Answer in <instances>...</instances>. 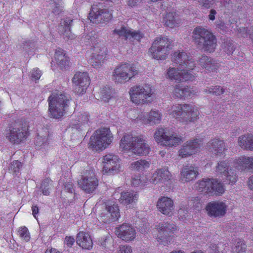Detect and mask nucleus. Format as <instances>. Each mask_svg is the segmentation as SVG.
Wrapping results in <instances>:
<instances>
[{
    "mask_svg": "<svg viewBox=\"0 0 253 253\" xmlns=\"http://www.w3.org/2000/svg\"><path fill=\"white\" fill-rule=\"evenodd\" d=\"M222 47L223 51L228 55L233 53L235 49L233 43L230 41L225 42L222 45Z\"/></svg>",
    "mask_w": 253,
    "mask_h": 253,
    "instance_id": "09e8293b",
    "label": "nucleus"
},
{
    "mask_svg": "<svg viewBox=\"0 0 253 253\" xmlns=\"http://www.w3.org/2000/svg\"><path fill=\"white\" fill-rule=\"evenodd\" d=\"M212 0H199L198 2L200 5L206 8H209Z\"/></svg>",
    "mask_w": 253,
    "mask_h": 253,
    "instance_id": "0e129e2a",
    "label": "nucleus"
},
{
    "mask_svg": "<svg viewBox=\"0 0 253 253\" xmlns=\"http://www.w3.org/2000/svg\"><path fill=\"white\" fill-rule=\"evenodd\" d=\"M195 43L204 51L213 52L216 47V39L213 34L206 28L198 26L192 32Z\"/></svg>",
    "mask_w": 253,
    "mask_h": 253,
    "instance_id": "7ed1b4c3",
    "label": "nucleus"
},
{
    "mask_svg": "<svg viewBox=\"0 0 253 253\" xmlns=\"http://www.w3.org/2000/svg\"><path fill=\"white\" fill-rule=\"evenodd\" d=\"M103 172L107 174H113L119 171L120 168V160L113 154H108L103 158Z\"/></svg>",
    "mask_w": 253,
    "mask_h": 253,
    "instance_id": "6ab92c4d",
    "label": "nucleus"
},
{
    "mask_svg": "<svg viewBox=\"0 0 253 253\" xmlns=\"http://www.w3.org/2000/svg\"><path fill=\"white\" fill-rule=\"evenodd\" d=\"M113 34L120 37H124L126 40L130 41H139L142 38L143 35L140 32H135L126 27H121L120 28L113 30Z\"/></svg>",
    "mask_w": 253,
    "mask_h": 253,
    "instance_id": "a878e982",
    "label": "nucleus"
},
{
    "mask_svg": "<svg viewBox=\"0 0 253 253\" xmlns=\"http://www.w3.org/2000/svg\"><path fill=\"white\" fill-rule=\"evenodd\" d=\"M48 139L46 136L38 135L36 138V145L39 148H45L48 144Z\"/></svg>",
    "mask_w": 253,
    "mask_h": 253,
    "instance_id": "de8ad7c7",
    "label": "nucleus"
},
{
    "mask_svg": "<svg viewBox=\"0 0 253 253\" xmlns=\"http://www.w3.org/2000/svg\"><path fill=\"white\" fill-rule=\"evenodd\" d=\"M190 203V206H192L193 207H198L199 205H200V200L197 197L191 198Z\"/></svg>",
    "mask_w": 253,
    "mask_h": 253,
    "instance_id": "e2e57ef3",
    "label": "nucleus"
},
{
    "mask_svg": "<svg viewBox=\"0 0 253 253\" xmlns=\"http://www.w3.org/2000/svg\"><path fill=\"white\" fill-rule=\"evenodd\" d=\"M101 99L105 102H107L111 98V96L108 92L102 90L101 92Z\"/></svg>",
    "mask_w": 253,
    "mask_h": 253,
    "instance_id": "680f3d73",
    "label": "nucleus"
},
{
    "mask_svg": "<svg viewBox=\"0 0 253 253\" xmlns=\"http://www.w3.org/2000/svg\"><path fill=\"white\" fill-rule=\"evenodd\" d=\"M211 195L217 196L223 194L225 192V187L223 183L220 181L213 179V184L212 185Z\"/></svg>",
    "mask_w": 253,
    "mask_h": 253,
    "instance_id": "a19ab883",
    "label": "nucleus"
},
{
    "mask_svg": "<svg viewBox=\"0 0 253 253\" xmlns=\"http://www.w3.org/2000/svg\"><path fill=\"white\" fill-rule=\"evenodd\" d=\"M113 136L108 128L96 130L90 138V147L96 150H103L112 142Z\"/></svg>",
    "mask_w": 253,
    "mask_h": 253,
    "instance_id": "0eeeda50",
    "label": "nucleus"
},
{
    "mask_svg": "<svg viewBox=\"0 0 253 253\" xmlns=\"http://www.w3.org/2000/svg\"><path fill=\"white\" fill-rule=\"evenodd\" d=\"M78 122L73 124L72 128L78 129H82L84 127H86L88 125L89 118L87 114L86 113L81 114L78 116Z\"/></svg>",
    "mask_w": 253,
    "mask_h": 253,
    "instance_id": "58836bf2",
    "label": "nucleus"
},
{
    "mask_svg": "<svg viewBox=\"0 0 253 253\" xmlns=\"http://www.w3.org/2000/svg\"><path fill=\"white\" fill-rule=\"evenodd\" d=\"M120 149L129 155H146L149 153L150 148L143 135L128 133L121 139Z\"/></svg>",
    "mask_w": 253,
    "mask_h": 253,
    "instance_id": "f257e3e1",
    "label": "nucleus"
},
{
    "mask_svg": "<svg viewBox=\"0 0 253 253\" xmlns=\"http://www.w3.org/2000/svg\"><path fill=\"white\" fill-rule=\"evenodd\" d=\"M238 159L229 163L228 161H221L218 162L215 167V171L218 175H224L229 184H234L237 181V169L235 167V162ZM238 170H239L238 169Z\"/></svg>",
    "mask_w": 253,
    "mask_h": 253,
    "instance_id": "9b49d317",
    "label": "nucleus"
},
{
    "mask_svg": "<svg viewBox=\"0 0 253 253\" xmlns=\"http://www.w3.org/2000/svg\"><path fill=\"white\" fill-rule=\"evenodd\" d=\"M117 253H132V249L128 245H121L118 247Z\"/></svg>",
    "mask_w": 253,
    "mask_h": 253,
    "instance_id": "864d4df0",
    "label": "nucleus"
},
{
    "mask_svg": "<svg viewBox=\"0 0 253 253\" xmlns=\"http://www.w3.org/2000/svg\"><path fill=\"white\" fill-rule=\"evenodd\" d=\"M171 61L178 64L183 69H187L188 70H192L195 66L192 58H190L187 53L183 50L174 52L172 55Z\"/></svg>",
    "mask_w": 253,
    "mask_h": 253,
    "instance_id": "412c9836",
    "label": "nucleus"
},
{
    "mask_svg": "<svg viewBox=\"0 0 253 253\" xmlns=\"http://www.w3.org/2000/svg\"><path fill=\"white\" fill-rule=\"evenodd\" d=\"M107 49L101 42H97L93 46L91 57L89 59L90 64L95 68H100L106 59Z\"/></svg>",
    "mask_w": 253,
    "mask_h": 253,
    "instance_id": "f3484780",
    "label": "nucleus"
},
{
    "mask_svg": "<svg viewBox=\"0 0 253 253\" xmlns=\"http://www.w3.org/2000/svg\"><path fill=\"white\" fill-rule=\"evenodd\" d=\"M157 207L158 211L167 215H171L174 210L172 200L168 197H163L159 199Z\"/></svg>",
    "mask_w": 253,
    "mask_h": 253,
    "instance_id": "bb28decb",
    "label": "nucleus"
},
{
    "mask_svg": "<svg viewBox=\"0 0 253 253\" xmlns=\"http://www.w3.org/2000/svg\"><path fill=\"white\" fill-rule=\"evenodd\" d=\"M99 242L100 245L104 249L110 250L113 246V241L112 238L109 236L106 237L101 239Z\"/></svg>",
    "mask_w": 253,
    "mask_h": 253,
    "instance_id": "49530a36",
    "label": "nucleus"
},
{
    "mask_svg": "<svg viewBox=\"0 0 253 253\" xmlns=\"http://www.w3.org/2000/svg\"><path fill=\"white\" fill-rule=\"evenodd\" d=\"M115 234L126 242L133 240L136 237V231L134 227L128 224H123L116 228Z\"/></svg>",
    "mask_w": 253,
    "mask_h": 253,
    "instance_id": "b1692460",
    "label": "nucleus"
},
{
    "mask_svg": "<svg viewBox=\"0 0 253 253\" xmlns=\"http://www.w3.org/2000/svg\"><path fill=\"white\" fill-rule=\"evenodd\" d=\"M249 31L247 28L245 27L240 28L239 30V33L241 36L243 37H246L249 35ZM251 35L250 34V36Z\"/></svg>",
    "mask_w": 253,
    "mask_h": 253,
    "instance_id": "69168bd1",
    "label": "nucleus"
},
{
    "mask_svg": "<svg viewBox=\"0 0 253 253\" xmlns=\"http://www.w3.org/2000/svg\"><path fill=\"white\" fill-rule=\"evenodd\" d=\"M208 151L217 157L224 155L226 146L223 140L219 138H214L210 140L207 146Z\"/></svg>",
    "mask_w": 253,
    "mask_h": 253,
    "instance_id": "393cba45",
    "label": "nucleus"
},
{
    "mask_svg": "<svg viewBox=\"0 0 253 253\" xmlns=\"http://www.w3.org/2000/svg\"><path fill=\"white\" fill-rule=\"evenodd\" d=\"M22 167L21 163L18 161H14L10 164L9 169L14 173L18 172Z\"/></svg>",
    "mask_w": 253,
    "mask_h": 253,
    "instance_id": "603ef678",
    "label": "nucleus"
},
{
    "mask_svg": "<svg viewBox=\"0 0 253 253\" xmlns=\"http://www.w3.org/2000/svg\"><path fill=\"white\" fill-rule=\"evenodd\" d=\"M48 111L50 116L55 119L63 117L69 106V97L62 93H52L48 98Z\"/></svg>",
    "mask_w": 253,
    "mask_h": 253,
    "instance_id": "20e7f679",
    "label": "nucleus"
},
{
    "mask_svg": "<svg viewBox=\"0 0 253 253\" xmlns=\"http://www.w3.org/2000/svg\"><path fill=\"white\" fill-rule=\"evenodd\" d=\"M142 0H127V4L130 7L136 6L141 2Z\"/></svg>",
    "mask_w": 253,
    "mask_h": 253,
    "instance_id": "338daca9",
    "label": "nucleus"
},
{
    "mask_svg": "<svg viewBox=\"0 0 253 253\" xmlns=\"http://www.w3.org/2000/svg\"><path fill=\"white\" fill-rule=\"evenodd\" d=\"M80 187L85 192H93L98 185V180L93 169L86 170L78 181Z\"/></svg>",
    "mask_w": 253,
    "mask_h": 253,
    "instance_id": "ddd939ff",
    "label": "nucleus"
},
{
    "mask_svg": "<svg viewBox=\"0 0 253 253\" xmlns=\"http://www.w3.org/2000/svg\"><path fill=\"white\" fill-rule=\"evenodd\" d=\"M28 134V127L26 124L16 123L6 134V138L13 143L18 144L25 140Z\"/></svg>",
    "mask_w": 253,
    "mask_h": 253,
    "instance_id": "2eb2a0df",
    "label": "nucleus"
},
{
    "mask_svg": "<svg viewBox=\"0 0 253 253\" xmlns=\"http://www.w3.org/2000/svg\"><path fill=\"white\" fill-rule=\"evenodd\" d=\"M172 178V175L167 168L157 169L152 176L151 180L154 184L164 183Z\"/></svg>",
    "mask_w": 253,
    "mask_h": 253,
    "instance_id": "c756f323",
    "label": "nucleus"
},
{
    "mask_svg": "<svg viewBox=\"0 0 253 253\" xmlns=\"http://www.w3.org/2000/svg\"><path fill=\"white\" fill-rule=\"evenodd\" d=\"M173 94L177 98L185 99L191 97L194 92L189 87L178 84L175 86Z\"/></svg>",
    "mask_w": 253,
    "mask_h": 253,
    "instance_id": "2f4dec72",
    "label": "nucleus"
},
{
    "mask_svg": "<svg viewBox=\"0 0 253 253\" xmlns=\"http://www.w3.org/2000/svg\"><path fill=\"white\" fill-rule=\"evenodd\" d=\"M163 22L166 26L173 28L179 26L181 20L175 13L169 12L163 17Z\"/></svg>",
    "mask_w": 253,
    "mask_h": 253,
    "instance_id": "72a5a7b5",
    "label": "nucleus"
},
{
    "mask_svg": "<svg viewBox=\"0 0 253 253\" xmlns=\"http://www.w3.org/2000/svg\"><path fill=\"white\" fill-rule=\"evenodd\" d=\"M199 64L209 72H213L217 70L219 64L211 57L202 55L199 60Z\"/></svg>",
    "mask_w": 253,
    "mask_h": 253,
    "instance_id": "473e14b6",
    "label": "nucleus"
},
{
    "mask_svg": "<svg viewBox=\"0 0 253 253\" xmlns=\"http://www.w3.org/2000/svg\"><path fill=\"white\" fill-rule=\"evenodd\" d=\"M166 78L170 80L180 82L192 81L193 80L194 76L191 73V70L183 69V68L178 66V67L177 68L169 67L167 70Z\"/></svg>",
    "mask_w": 253,
    "mask_h": 253,
    "instance_id": "dca6fc26",
    "label": "nucleus"
},
{
    "mask_svg": "<svg viewBox=\"0 0 253 253\" xmlns=\"http://www.w3.org/2000/svg\"><path fill=\"white\" fill-rule=\"evenodd\" d=\"M88 17L93 23H105L112 19V13L102 3H96L91 6Z\"/></svg>",
    "mask_w": 253,
    "mask_h": 253,
    "instance_id": "9d476101",
    "label": "nucleus"
},
{
    "mask_svg": "<svg viewBox=\"0 0 253 253\" xmlns=\"http://www.w3.org/2000/svg\"><path fill=\"white\" fill-rule=\"evenodd\" d=\"M172 41L166 37H157L149 48V54L153 59L165 60L172 47Z\"/></svg>",
    "mask_w": 253,
    "mask_h": 253,
    "instance_id": "423d86ee",
    "label": "nucleus"
},
{
    "mask_svg": "<svg viewBox=\"0 0 253 253\" xmlns=\"http://www.w3.org/2000/svg\"><path fill=\"white\" fill-rule=\"evenodd\" d=\"M162 116V114L160 111L152 109L147 114L141 113L138 115L136 119L144 124L153 126L160 123Z\"/></svg>",
    "mask_w": 253,
    "mask_h": 253,
    "instance_id": "5701e85b",
    "label": "nucleus"
},
{
    "mask_svg": "<svg viewBox=\"0 0 253 253\" xmlns=\"http://www.w3.org/2000/svg\"><path fill=\"white\" fill-rule=\"evenodd\" d=\"M75 242V239L72 237H66L65 238L64 243L68 247H71Z\"/></svg>",
    "mask_w": 253,
    "mask_h": 253,
    "instance_id": "052dcab7",
    "label": "nucleus"
},
{
    "mask_svg": "<svg viewBox=\"0 0 253 253\" xmlns=\"http://www.w3.org/2000/svg\"><path fill=\"white\" fill-rule=\"evenodd\" d=\"M103 210L100 214V219L104 223L115 221L120 217L118 205L108 202L103 205Z\"/></svg>",
    "mask_w": 253,
    "mask_h": 253,
    "instance_id": "4468645a",
    "label": "nucleus"
},
{
    "mask_svg": "<svg viewBox=\"0 0 253 253\" xmlns=\"http://www.w3.org/2000/svg\"><path fill=\"white\" fill-rule=\"evenodd\" d=\"M238 144L243 149L253 150V135L247 134L238 138Z\"/></svg>",
    "mask_w": 253,
    "mask_h": 253,
    "instance_id": "c9c22d12",
    "label": "nucleus"
},
{
    "mask_svg": "<svg viewBox=\"0 0 253 253\" xmlns=\"http://www.w3.org/2000/svg\"><path fill=\"white\" fill-rule=\"evenodd\" d=\"M64 188L68 192L72 193L74 191L73 184L71 182H66L64 185Z\"/></svg>",
    "mask_w": 253,
    "mask_h": 253,
    "instance_id": "774afa93",
    "label": "nucleus"
},
{
    "mask_svg": "<svg viewBox=\"0 0 253 253\" xmlns=\"http://www.w3.org/2000/svg\"><path fill=\"white\" fill-rule=\"evenodd\" d=\"M72 21L73 20L70 18H66L62 20L59 27V30L60 32L69 38H71L70 36V27Z\"/></svg>",
    "mask_w": 253,
    "mask_h": 253,
    "instance_id": "ea45409f",
    "label": "nucleus"
},
{
    "mask_svg": "<svg viewBox=\"0 0 253 253\" xmlns=\"http://www.w3.org/2000/svg\"><path fill=\"white\" fill-rule=\"evenodd\" d=\"M18 235L21 240L28 242L30 239V234L29 230L25 226L20 227L18 230Z\"/></svg>",
    "mask_w": 253,
    "mask_h": 253,
    "instance_id": "c03bdc74",
    "label": "nucleus"
},
{
    "mask_svg": "<svg viewBox=\"0 0 253 253\" xmlns=\"http://www.w3.org/2000/svg\"><path fill=\"white\" fill-rule=\"evenodd\" d=\"M52 181L49 178L44 179L42 183L41 188L44 195H48L50 193L49 189L52 186Z\"/></svg>",
    "mask_w": 253,
    "mask_h": 253,
    "instance_id": "a18cd8bd",
    "label": "nucleus"
},
{
    "mask_svg": "<svg viewBox=\"0 0 253 253\" xmlns=\"http://www.w3.org/2000/svg\"><path fill=\"white\" fill-rule=\"evenodd\" d=\"M248 166L253 169V158L240 157L235 162V167L238 170H243Z\"/></svg>",
    "mask_w": 253,
    "mask_h": 253,
    "instance_id": "e433bc0d",
    "label": "nucleus"
},
{
    "mask_svg": "<svg viewBox=\"0 0 253 253\" xmlns=\"http://www.w3.org/2000/svg\"><path fill=\"white\" fill-rule=\"evenodd\" d=\"M75 91L79 94L85 92L87 87L90 84L89 78L86 72L76 73L73 79Z\"/></svg>",
    "mask_w": 253,
    "mask_h": 253,
    "instance_id": "a211bd4d",
    "label": "nucleus"
},
{
    "mask_svg": "<svg viewBox=\"0 0 253 253\" xmlns=\"http://www.w3.org/2000/svg\"><path fill=\"white\" fill-rule=\"evenodd\" d=\"M208 215L213 217H221L226 213L227 205L221 201H214L209 203L206 208Z\"/></svg>",
    "mask_w": 253,
    "mask_h": 253,
    "instance_id": "aec40b11",
    "label": "nucleus"
},
{
    "mask_svg": "<svg viewBox=\"0 0 253 253\" xmlns=\"http://www.w3.org/2000/svg\"><path fill=\"white\" fill-rule=\"evenodd\" d=\"M205 94H211L215 95H220L225 91L224 89L219 85L212 86L206 88L203 91Z\"/></svg>",
    "mask_w": 253,
    "mask_h": 253,
    "instance_id": "37998d69",
    "label": "nucleus"
},
{
    "mask_svg": "<svg viewBox=\"0 0 253 253\" xmlns=\"http://www.w3.org/2000/svg\"><path fill=\"white\" fill-rule=\"evenodd\" d=\"M168 112L178 121L184 123L195 122L199 119V109L193 104L174 105Z\"/></svg>",
    "mask_w": 253,
    "mask_h": 253,
    "instance_id": "f03ea898",
    "label": "nucleus"
},
{
    "mask_svg": "<svg viewBox=\"0 0 253 253\" xmlns=\"http://www.w3.org/2000/svg\"><path fill=\"white\" fill-rule=\"evenodd\" d=\"M201 140L194 139L185 142L178 151V156L186 158L196 153L201 146Z\"/></svg>",
    "mask_w": 253,
    "mask_h": 253,
    "instance_id": "4be33fe9",
    "label": "nucleus"
},
{
    "mask_svg": "<svg viewBox=\"0 0 253 253\" xmlns=\"http://www.w3.org/2000/svg\"><path fill=\"white\" fill-rule=\"evenodd\" d=\"M224 246V245L222 244H219L217 246L216 245H214L212 246V248L211 249V250L212 252L211 253H223V251H221V249Z\"/></svg>",
    "mask_w": 253,
    "mask_h": 253,
    "instance_id": "4d7b16f0",
    "label": "nucleus"
},
{
    "mask_svg": "<svg viewBox=\"0 0 253 253\" xmlns=\"http://www.w3.org/2000/svg\"><path fill=\"white\" fill-rule=\"evenodd\" d=\"M138 199V194L136 192L129 191L121 193L119 202L126 207L130 208L137 202Z\"/></svg>",
    "mask_w": 253,
    "mask_h": 253,
    "instance_id": "c85d7f7f",
    "label": "nucleus"
},
{
    "mask_svg": "<svg viewBox=\"0 0 253 253\" xmlns=\"http://www.w3.org/2000/svg\"><path fill=\"white\" fill-rule=\"evenodd\" d=\"M149 163L145 160H139L132 162L130 166V169L132 170L142 171L148 169Z\"/></svg>",
    "mask_w": 253,
    "mask_h": 253,
    "instance_id": "4c0bfd02",
    "label": "nucleus"
},
{
    "mask_svg": "<svg viewBox=\"0 0 253 253\" xmlns=\"http://www.w3.org/2000/svg\"><path fill=\"white\" fill-rule=\"evenodd\" d=\"M155 229L157 233L154 235L157 241L160 244L167 246L170 243L173 238L170 234L174 233L177 227L173 223L163 221L155 225Z\"/></svg>",
    "mask_w": 253,
    "mask_h": 253,
    "instance_id": "1a4fd4ad",
    "label": "nucleus"
},
{
    "mask_svg": "<svg viewBox=\"0 0 253 253\" xmlns=\"http://www.w3.org/2000/svg\"><path fill=\"white\" fill-rule=\"evenodd\" d=\"M131 101L135 104H144L151 103L155 98L153 87L149 84L136 85L129 91Z\"/></svg>",
    "mask_w": 253,
    "mask_h": 253,
    "instance_id": "39448f33",
    "label": "nucleus"
},
{
    "mask_svg": "<svg viewBox=\"0 0 253 253\" xmlns=\"http://www.w3.org/2000/svg\"><path fill=\"white\" fill-rule=\"evenodd\" d=\"M50 7L52 9V12L55 14H59L61 11V6L59 4L56 3L54 1H52L50 3Z\"/></svg>",
    "mask_w": 253,
    "mask_h": 253,
    "instance_id": "6e6d98bb",
    "label": "nucleus"
},
{
    "mask_svg": "<svg viewBox=\"0 0 253 253\" xmlns=\"http://www.w3.org/2000/svg\"><path fill=\"white\" fill-rule=\"evenodd\" d=\"M198 167L193 166H185L180 171V180L184 182H189L195 179L199 174Z\"/></svg>",
    "mask_w": 253,
    "mask_h": 253,
    "instance_id": "cd10ccee",
    "label": "nucleus"
},
{
    "mask_svg": "<svg viewBox=\"0 0 253 253\" xmlns=\"http://www.w3.org/2000/svg\"><path fill=\"white\" fill-rule=\"evenodd\" d=\"M67 57L65 51L61 48H57L56 49L55 52L54 59L57 64L61 62V60L65 59V57Z\"/></svg>",
    "mask_w": 253,
    "mask_h": 253,
    "instance_id": "8fccbe9b",
    "label": "nucleus"
},
{
    "mask_svg": "<svg viewBox=\"0 0 253 253\" xmlns=\"http://www.w3.org/2000/svg\"><path fill=\"white\" fill-rule=\"evenodd\" d=\"M31 74L32 80L35 81L38 80L42 75L41 71L37 68L34 69Z\"/></svg>",
    "mask_w": 253,
    "mask_h": 253,
    "instance_id": "5fc2aeb1",
    "label": "nucleus"
},
{
    "mask_svg": "<svg viewBox=\"0 0 253 253\" xmlns=\"http://www.w3.org/2000/svg\"><path fill=\"white\" fill-rule=\"evenodd\" d=\"M35 44L34 42H26L24 48L26 51L29 53L31 50H33L35 48Z\"/></svg>",
    "mask_w": 253,
    "mask_h": 253,
    "instance_id": "13d9d810",
    "label": "nucleus"
},
{
    "mask_svg": "<svg viewBox=\"0 0 253 253\" xmlns=\"http://www.w3.org/2000/svg\"><path fill=\"white\" fill-rule=\"evenodd\" d=\"M69 63V60L68 57H65V59H62L61 60V62H59L57 63L58 65L60 67L61 69H63L66 67V66H68Z\"/></svg>",
    "mask_w": 253,
    "mask_h": 253,
    "instance_id": "bf43d9fd",
    "label": "nucleus"
},
{
    "mask_svg": "<svg viewBox=\"0 0 253 253\" xmlns=\"http://www.w3.org/2000/svg\"><path fill=\"white\" fill-rule=\"evenodd\" d=\"M131 183L134 186H139L145 185L147 181L144 177L141 178L140 176L137 175L132 177Z\"/></svg>",
    "mask_w": 253,
    "mask_h": 253,
    "instance_id": "3c124183",
    "label": "nucleus"
},
{
    "mask_svg": "<svg viewBox=\"0 0 253 253\" xmlns=\"http://www.w3.org/2000/svg\"><path fill=\"white\" fill-rule=\"evenodd\" d=\"M232 249L233 253H245L246 245L242 240L237 239L235 241Z\"/></svg>",
    "mask_w": 253,
    "mask_h": 253,
    "instance_id": "79ce46f5",
    "label": "nucleus"
},
{
    "mask_svg": "<svg viewBox=\"0 0 253 253\" xmlns=\"http://www.w3.org/2000/svg\"><path fill=\"white\" fill-rule=\"evenodd\" d=\"M76 242L77 244L83 249L90 250L93 242L90 235L84 231H80L77 235Z\"/></svg>",
    "mask_w": 253,
    "mask_h": 253,
    "instance_id": "7c9ffc66",
    "label": "nucleus"
},
{
    "mask_svg": "<svg viewBox=\"0 0 253 253\" xmlns=\"http://www.w3.org/2000/svg\"><path fill=\"white\" fill-rule=\"evenodd\" d=\"M138 74L136 68L132 64H123L118 66L112 75L113 80L118 83L129 81Z\"/></svg>",
    "mask_w": 253,
    "mask_h": 253,
    "instance_id": "f8f14e48",
    "label": "nucleus"
},
{
    "mask_svg": "<svg viewBox=\"0 0 253 253\" xmlns=\"http://www.w3.org/2000/svg\"><path fill=\"white\" fill-rule=\"evenodd\" d=\"M213 179H203L196 183V188L200 192L211 195Z\"/></svg>",
    "mask_w": 253,
    "mask_h": 253,
    "instance_id": "f704fd0d",
    "label": "nucleus"
},
{
    "mask_svg": "<svg viewBox=\"0 0 253 253\" xmlns=\"http://www.w3.org/2000/svg\"><path fill=\"white\" fill-rule=\"evenodd\" d=\"M154 137L157 143L169 147L178 145L182 141L180 136L163 128H157L154 132Z\"/></svg>",
    "mask_w": 253,
    "mask_h": 253,
    "instance_id": "6e6552de",
    "label": "nucleus"
}]
</instances>
